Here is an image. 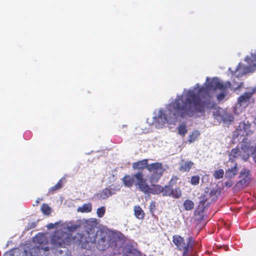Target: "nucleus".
I'll list each match as a JSON object with an SVG mask.
<instances>
[{"label":"nucleus","mask_w":256,"mask_h":256,"mask_svg":"<svg viewBox=\"0 0 256 256\" xmlns=\"http://www.w3.org/2000/svg\"><path fill=\"white\" fill-rule=\"evenodd\" d=\"M226 186H231V184H230V185H229V184H226Z\"/></svg>","instance_id":"obj_42"},{"label":"nucleus","mask_w":256,"mask_h":256,"mask_svg":"<svg viewBox=\"0 0 256 256\" xmlns=\"http://www.w3.org/2000/svg\"><path fill=\"white\" fill-rule=\"evenodd\" d=\"M81 226V222L80 220H79L78 224H72L70 226H68V230L70 232H73L78 228H80Z\"/></svg>","instance_id":"obj_31"},{"label":"nucleus","mask_w":256,"mask_h":256,"mask_svg":"<svg viewBox=\"0 0 256 256\" xmlns=\"http://www.w3.org/2000/svg\"><path fill=\"white\" fill-rule=\"evenodd\" d=\"M92 210V205L90 203L84 204L82 206L78 208V212L82 213L90 212Z\"/></svg>","instance_id":"obj_22"},{"label":"nucleus","mask_w":256,"mask_h":256,"mask_svg":"<svg viewBox=\"0 0 256 256\" xmlns=\"http://www.w3.org/2000/svg\"><path fill=\"white\" fill-rule=\"evenodd\" d=\"M224 172L222 169L216 170L214 174V176L216 179H220L223 178Z\"/></svg>","instance_id":"obj_30"},{"label":"nucleus","mask_w":256,"mask_h":256,"mask_svg":"<svg viewBox=\"0 0 256 256\" xmlns=\"http://www.w3.org/2000/svg\"><path fill=\"white\" fill-rule=\"evenodd\" d=\"M172 242L176 246L178 250L182 252V256H188L190 251L193 250V247L195 242L192 236L188 237L186 242L184 238L180 235H174L172 237Z\"/></svg>","instance_id":"obj_2"},{"label":"nucleus","mask_w":256,"mask_h":256,"mask_svg":"<svg viewBox=\"0 0 256 256\" xmlns=\"http://www.w3.org/2000/svg\"><path fill=\"white\" fill-rule=\"evenodd\" d=\"M162 195L164 196H172L174 198H178L181 197L182 193L179 186L174 189L171 185L168 184L162 186Z\"/></svg>","instance_id":"obj_9"},{"label":"nucleus","mask_w":256,"mask_h":256,"mask_svg":"<svg viewBox=\"0 0 256 256\" xmlns=\"http://www.w3.org/2000/svg\"><path fill=\"white\" fill-rule=\"evenodd\" d=\"M148 162V159H144L142 160L134 162L132 165V168L139 170H143L145 168L148 170V166L149 165Z\"/></svg>","instance_id":"obj_15"},{"label":"nucleus","mask_w":256,"mask_h":256,"mask_svg":"<svg viewBox=\"0 0 256 256\" xmlns=\"http://www.w3.org/2000/svg\"><path fill=\"white\" fill-rule=\"evenodd\" d=\"M240 178L241 180L239 181V183L244 186H247L252 178L250 170L246 168H242L240 171Z\"/></svg>","instance_id":"obj_13"},{"label":"nucleus","mask_w":256,"mask_h":256,"mask_svg":"<svg viewBox=\"0 0 256 256\" xmlns=\"http://www.w3.org/2000/svg\"><path fill=\"white\" fill-rule=\"evenodd\" d=\"M73 241L82 248H88L89 242L95 243L96 238L90 235L85 236L81 233H77L73 238Z\"/></svg>","instance_id":"obj_7"},{"label":"nucleus","mask_w":256,"mask_h":256,"mask_svg":"<svg viewBox=\"0 0 256 256\" xmlns=\"http://www.w3.org/2000/svg\"><path fill=\"white\" fill-rule=\"evenodd\" d=\"M178 133L182 136H184L187 133L188 130L186 127V125L184 124H180L178 128Z\"/></svg>","instance_id":"obj_28"},{"label":"nucleus","mask_w":256,"mask_h":256,"mask_svg":"<svg viewBox=\"0 0 256 256\" xmlns=\"http://www.w3.org/2000/svg\"><path fill=\"white\" fill-rule=\"evenodd\" d=\"M252 96V93L249 92H244L243 94L240 96L238 98V102L242 106L249 102Z\"/></svg>","instance_id":"obj_19"},{"label":"nucleus","mask_w":256,"mask_h":256,"mask_svg":"<svg viewBox=\"0 0 256 256\" xmlns=\"http://www.w3.org/2000/svg\"><path fill=\"white\" fill-rule=\"evenodd\" d=\"M70 240L68 234L61 230L54 232L51 238L52 244L57 247L64 248L70 244Z\"/></svg>","instance_id":"obj_4"},{"label":"nucleus","mask_w":256,"mask_h":256,"mask_svg":"<svg viewBox=\"0 0 256 256\" xmlns=\"http://www.w3.org/2000/svg\"><path fill=\"white\" fill-rule=\"evenodd\" d=\"M106 208L104 206H102L97 209L96 214L99 218H102L105 214Z\"/></svg>","instance_id":"obj_35"},{"label":"nucleus","mask_w":256,"mask_h":256,"mask_svg":"<svg viewBox=\"0 0 256 256\" xmlns=\"http://www.w3.org/2000/svg\"><path fill=\"white\" fill-rule=\"evenodd\" d=\"M240 155V151L238 148H232L230 154L229 160L232 162L235 160V158Z\"/></svg>","instance_id":"obj_23"},{"label":"nucleus","mask_w":256,"mask_h":256,"mask_svg":"<svg viewBox=\"0 0 256 256\" xmlns=\"http://www.w3.org/2000/svg\"><path fill=\"white\" fill-rule=\"evenodd\" d=\"M62 188V180H60L56 185L52 186L48 190V192L50 193V194H54L56 191L61 189Z\"/></svg>","instance_id":"obj_24"},{"label":"nucleus","mask_w":256,"mask_h":256,"mask_svg":"<svg viewBox=\"0 0 256 256\" xmlns=\"http://www.w3.org/2000/svg\"><path fill=\"white\" fill-rule=\"evenodd\" d=\"M81 226H83L86 235H92V236H95V228L97 226L98 222L94 218H90L88 220H80Z\"/></svg>","instance_id":"obj_8"},{"label":"nucleus","mask_w":256,"mask_h":256,"mask_svg":"<svg viewBox=\"0 0 256 256\" xmlns=\"http://www.w3.org/2000/svg\"><path fill=\"white\" fill-rule=\"evenodd\" d=\"M136 176L138 180V184L140 185V190L144 194H160L162 193L163 188L160 184H152L150 186L144 178L142 174H138Z\"/></svg>","instance_id":"obj_3"},{"label":"nucleus","mask_w":256,"mask_h":256,"mask_svg":"<svg viewBox=\"0 0 256 256\" xmlns=\"http://www.w3.org/2000/svg\"><path fill=\"white\" fill-rule=\"evenodd\" d=\"M242 68H243V66L241 64H238V66H237V67L236 69V71L234 72L235 74L237 77H240V76H242L245 74V72H239L238 74H236V73L238 71H240Z\"/></svg>","instance_id":"obj_33"},{"label":"nucleus","mask_w":256,"mask_h":256,"mask_svg":"<svg viewBox=\"0 0 256 256\" xmlns=\"http://www.w3.org/2000/svg\"><path fill=\"white\" fill-rule=\"evenodd\" d=\"M148 170L152 172L150 178V182L156 183L162 176L165 170L162 163L156 162L148 165Z\"/></svg>","instance_id":"obj_6"},{"label":"nucleus","mask_w":256,"mask_h":256,"mask_svg":"<svg viewBox=\"0 0 256 256\" xmlns=\"http://www.w3.org/2000/svg\"><path fill=\"white\" fill-rule=\"evenodd\" d=\"M116 186L114 184L108 187L103 190L102 196V198L105 199L116 192Z\"/></svg>","instance_id":"obj_16"},{"label":"nucleus","mask_w":256,"mask_h":256,"mask_svg":"<svg viewBox=\"0 0 256 256\" xmlns=\"http://www.w3.org/2000/svg\"><path fill=\"white\" fill-rule=\"evenodd\" d=\"M184 206L186 210H190L194 208V204L190 200H186L184 202Z\"/></svg>","instance_id":"obj_26"},{"label":"nucleus","mask_w":256,"mask_h":256,"mask_svg":"<svg viewBox=\"0 0 256 256\" xmlns=\"http://www.w3.org/2000/svg\"><path fill=\"white\" fill-rule=\"evenodd\" d=\"M142 174V172H138L132 176L129 174H126L122 179V181L124 185L126 187L130 188L134 184L136 186H138L140 190V185L138 184V180L136 178V174Z\"/></svg>","instance_id":"obj_10"},{"label":"nucleus","mask_w":256,"mask_h":256,"mask_svg":"<svg viewBox=\"0 0 256 256\" xmlns=\"http://www.w3.org/2000/svg\"><path fill=\"white\" fill-rule=\"evenodd\" d=\"M41 211L44 214L48 216L52 212V209L48 204H43L41 206Z\"/></svg>","instance_id":"obj_27"},{"label":"nucleus","mask_w":256,"mask_h":256,"mask_svg":"<svg viewBox=\"0 0 256 256\" xmlns=\"http://www.w3.org/2000/svg\"><path fill=\"white\" fill-rule=\"evenodd\" d=\"M214 118L217 120L219 122H226L228 120L227 114L221 108H218L214 112Z\"/></svg>","instance_id":"obj_14"},{"label":"nucleus","mask_w":256,"mask_h":256,"mask_svg":"<svg viewBox=\"0 0 256 256\" xmlns=\"http://www.w3.org/2000/svg\"><path fill=\"white\" fill-rule=\"evenodd\" d=\"M247 139H243L242 144V148L244 150V154L242 156V158L244 160H246L250 157V155L248 153L246 152V151L250 150V144L246 142Z\"/></svg>","instance_id":"obj_18"},{"label":"nucleus","mask_w":256,"mask_h":256,"mask_svg":"<svg viewBox=\"0 0 256 256\" xmlns=\"http://www.w3.org/2000/svg\"><path fill=\"white\" fill-rule=\"evenodd\" d=\"M217 193L218 190L214 188L210 190L209 195L212 200H215L217 199Z\"/></svg>","instance_id":"obj_34"},{"label":"nucleus","mask_w":256,"mask_h":256,"mask_svg":"<svg viewBox=\"0 0 256 256\" xmlns=\"http://www.w3.org/2000/svg\"><path fill=\"white\" fill-rule=\"evenodd\" d=\"M242 84H240L238 85L237 87H236V89H238V88H240L241 87V85H242Z\"/></svg>","instance_id":"obj_39"},{"label":"nucleus","mask_w":256,"mask_h":256,"mask_svg":"<svg viewBox=\"0 0 256 256\" xmlns=\"http://www.w3.org/2000/svg\"><path fill=\"white\" fill-rule=\"evenodd\" d=\"M34 242L36 244H39L38 246H36L38 250H42L44 251H48L50 250L49 246H44V244H48V241L46 236L43 234L36 235L34 238Z\"/></svg>","instance_id":"obj_11"},{"label":"nucleus","mask_w":256,"mask_h":256,"mask_svg":"<svg viewBox=\"0 0 256 256\" xmlns=\"http://www.w3.org/2000/svg\"><path fill=\"white\" fill-rule=\"evenodd\" d=\"M194 162L191 161H186L180 163L179 170L182 172H188L194 166Z\"/></svg>","instance_id":"obj_17"},{"label":"nucleus","mask_w":256,"mask_h":256,"mask_svg":"<svg viewBox=\"0 0 256 256\" xmlns=\"http://www.w3.org/2000/svg\"><path fill=\"white\" fill-rule=\"evenodd\" d=\"M39 200H37L36 201V204H38L39 203Z\"/></svg>","instance_id":"obj_41"},{"label":"nucleus","mask_w":256,"mask_h":256,"mask_svg":"<svg viewBox=\"0 0 256 256\" xmlns=\"http://www.w3.org/2000/svg\"><path fill=\"white\" fill-rule=\"evenodd\" d=\"M226 186H231V184H230V185H229V184H226Z\"/></svg>","instance_id":"obj_43"},{"label":"nucleus","mask_w":256,"mask_h":256,"mask_svg":"<svg viewBox=\"0 0 256 256\" xmlns=\"http://www.w3.org/2000/svg\"><path fill=\"white\" fill-rule=\"evenodd\" d=\"M229 88H232L230 81L224 82L218 78H213L208 82L206 88H200L198 94L194 90H188L184 100L182 95L177 96L174 100L168 105V110L160 114L159 118L163 123L171 124L177 121L178 117L186 118L192 117L198 114H204L206 109H211L216 104L212 100L208 90H222L216 96L218 100L220 102L228 94Z\"/></svg>","instance_id":"obj_1"},{"label":"nucleus","mask_w":256,"mask_h":256,"mask_svg":"<svg viewBox=\"0 0 256 256\" xmlns=\"http://www.w3.org/2000/svg\"><path fill=\"white\" fill-rule=\"evenodd\" d=\"M134 214L136 217L140 220H142L144 218V212L140 206H134Z\"/></svg>","instance_id":"obj_20"},{"label":"nucleus","mask_w":256,"mask_h":256,"mask_svg":"<svg viewBox=\"0 0 256 256\" xmlns=\"http://www.w3.org/2000/svg\"><path fill=\"white\" fill-rule=\"evenodd\" d=\"M192 256H196V255H194V254H193V255H192Z\"/></svg>","instance_id":"obj_45"},{"label":"nucleus","mask_w":256,"mask_h":256,"mask_svg":"<svg viewBox=\"0 0 256 256\" xmlns=\"http://www.w3.org/2000/svg\"><path fill=\"white\" fill-rule=\"evenodd\" d=\"M206 200L207 199L204 198V199L200 202L199 204L194 212V216L196 220H202L204 219L205 204Z\"/></svg>","instance_id":"obj_12"},{"label":"nucleus","mask_w":256,"mask_h":256,"mask_svg":"<svg viewBox=\"0 0 256 256\" xmlns=\"http://www.w3.org/2000/svg\"><path fill=\"white\" fill-rule=\"evenodd\" d=\"M238 172V164H234V166L231 168H228L226 171V176L227 178H231L236 176Z\"/></svg>","instance_id":"obj_21"},{"label":"nucleus","mask_w":256,"mask_h":256,"mask_svg":"<svg viewBox=\"0 0 256 256\" xmlns=\"http://www.w3.org/2000/svg\"><path fill=\"white\" fill-rule=\"evenodd\" d=\"M200 178L198 176H192L190 178V184L192 185L196 186L199 184Z\"/></svg>","instance_id":"obj_32"},{"label":"nucleus","mask_w":256,"mask_h":256,"mask_svg":"<svg viewBox=\"0 0 256 256\" xmlns=\"http://www.w3.org/2000/svg\"><path fill=\"white\" fill-rule=\"evenodd\" d=\"M246 125L244 122H240L236 130V132L240 136H244V132H246Z\"/></svg>","instance_id":"obj_25"},{"label":"nucleus","mask_w":256,"mask_h":256,"mask_svg":"<svg viewBox=\"0 0 256 256\" xmlns=\"http://www.w3.org/2000/svg\"><path fill=\"white\" fill-rule=\"evenodd\" d=\"M156 210V204L154 201H152L150 203V211L151 214H153L154 212Z\"/></svg>","instance_id":"obj_37"},{"label":"nucleus","mask_w":256,"mask_h":256,"mask_svg":"<svg viewBox=\"0 0 256 256\" xmlns=\"http://www.w3.org/2000/svg\"><path fill=\"white\" fill-rule=\"evenodd\" d=\"M54 226V224H53L52 223H50V224H48L46 227L48 229H52V228H53Z\"/></svg>","instance_id":"obj_38"},{"label":"nucleus","mask_w":256,"mask_h":256,"mask_svg":"<svg viewBox=\"0 0 256 256\" xmlns=\"http://www.w3.org/2000/svg\"><path fill=\"white\" fill-rule=\"evenodd\" d=\"M252 66L253 67H256V62L254 63V64H252Z\"/></svg>","instance_id":"obj_40"},{"label":"nucleus","mask_w":256,"mask_h":256,"mask_svg":"<svg viewBox=\"0 0 256 256\" xmlns=\"http://www.w3.org/2000/svg\"><path fill=\"white\" fill-rule=\"evenodd\" d=\"M178 180V178L176 176H172L170 182H168V184L171 185L172 186L173 185L176 184Z\"/></svg>","instance_id":"obj_36"},{"label":"nucleus","mask_w":256,"mask_h":256,"mask_svg":"<svg viewBox=\"0 0 256 256\" xmlns=\"http://www.w3.org/2000/svg\"><path fill=\"white\" fill-rule=\"evenodd\" d=\"M94 238L97 242L96 248L100 250H104L111 245V236L102 230L97 231Z\"/></svg>","instance_id":"obj_5"},{"label":"nucleus","mask_w":256,"mask_h":256,"mask_svg":"<svg viewBox=\"0 0 256 256\" xmlns=\"http://www.w3.org/2000/svg\"><path fill=\"white\" fill-rule=\"evenodd\" d=\"M254 60H255L256 58L254 56H252Z\"/></svg>","instance_id":"obj_44"},{"label":"nucleus","mask_w":256,"mask_h":256,"mask_svg":"<svg viewBox=\"0 0 256 256\" xmlns=\"http://www.w3.org/2000/svg\"><path fill=\"white\" fill-rule=\"evenodd\" d=\"M200 135V132L198 130H195L193 131L192 134L189 136L188 142L190 143L194 142Z\"/></svg>","instance_id":"obj_29"}]
</instances>
